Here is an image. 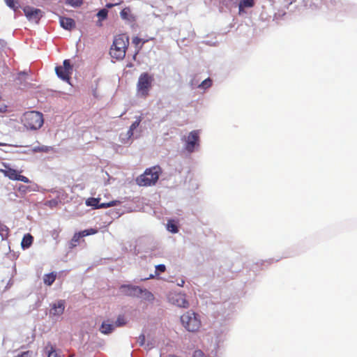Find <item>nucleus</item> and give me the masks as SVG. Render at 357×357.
<instances>
[{
	"mask_svg": "<svg viewBox=\"0 0 357 357\" xmlns=\"http://www.w3.org/2000/svg\"><path fill=\"white\" fill-rule=\"evenodd\" d=\"M5 144L0 142V146H4Z\"/></svg>",
	"mask_w": 357,
	"mask_h": 357,
	"instance_id": "41",
	"label": "nucleus"
},
{
	"mask_svg": "<svg viewBox=\"0 0 357 357\" xmlns=\"http://www.w3.org/2000/svg\"><path fill=\"white\" fill-rule=\"evenodd\" d=\"M193 357H206L201 350H197L194 352Z\"/></svg>",
	"mask_w": 357,
	"mask_h": 357,
	"instance_id": "34",
	"label": "nucleus"
},
{
	"mask_svg": "<svg viewBox=\"0 0 357 357\" xmlns=\"http://www.w3.org/2000/svg\"><path fill=\"white\" fill-rule=\"evenodd\" d=\"M6 5L10 8L16 10L19 8L18 2L17 0H4Z\"/></svg>",
	"mask_w": 357,
	"mask_h": 357,
	"instance_id": "25",
	"label": "nucleus"
},
{
	"mask_svg": "<svg viewBox=\"0 0 357 357\" xmlns=\"http://www.w3.org/2000/svg\"><path fill=\"white\" fill-rule=\"evenodd\" d=\"M45 352L47 355V357H64L61 356L60 351L56 350L50 342H48L45 346Z\"/></svg>",
	"mask_w": 357,
	"mask_h": 357,
	"instance_id": "15",
	"label": "nucleus"
},
{
	"mask_svg": "<svg viewBox=\"0 0 357 357\" xmlns=\"http://www.w3.org/2000/svg\"><path fill=\"white\" fill-rule=\"evenodd\" d=\"M161 173V169L159 166H154L148 168L144 174L136 178V182L139 186H150L155 184Z\"/></svg>",
	"mask_w": 357,
	"mask_h": 357,
	"instance_id": "3",
	"label": "nucleus"
},
{
	"mask_svg": "<svg viewBox=\"0 0 357 357\" xmlns=\"http://www.w3.org/2000/svg\"><path fill=\"white\" fill-rule=\"evenodd\" d=\"M166 271V267L164 264H159L155 266V274L158 275L159 273H163Z\"/></svg>",
	"mask_w": 357,
	"mask_h": 357,
	"instance_id": "30",
	"label": "nucleus"
},
{
	"mask_svg": "<svg viewBox=\"0 0 357 357\" xmlns=\"http://www.w3.org/2000/svg\"><path fill=\"white\" fill-rule=\"evenodd\" d=\"M142 119L143 116L142 115L136 117V120L131 124L128 131L127 135L129 137H131L133 135V131L139 126Z\"/></svg>",
	"mask_w": 357,
	"mask_h": 357,
	"instance_id": "19",
	"label": "nucleus"
},
{
	"mask_svg": "<svg viewBox=\"0 0 357 357\" xmlns=\"http://www.w3.org/2000/svg\"><path fill=\"white\" fill-rule=\"evenodd\" d=\"M122 293L128 296L139 297L142 294V288L138 286L123 284L120 287Z\"/></svg>",
	"mask_w": 357,
	"mask_h": 357,
	"instance_id": "12",
	"label": "nucleus"
},
{
	"mask_svg": "<svg viewBox=\"0 0 357 357\" xmlns=\"http://www.w3.org/2000/svg\"><path fill=\"white\" fill-rule=\"evenodd\" d=\"M100 198L99 197H89L86 200V205L88 206H91L94 209H99L115 206L121 204V202L119 200H112L109 202L100 204Z\"/></svg>",
	"mask_w": 357,
	"mask_h": 357,
	"instance_id": "6",
	"label": "nucleus"
},
{
	"mask_svg": "<svg viewBox=\"0 0 357 357\" xmlns=\"http://www.w3.org/2000/svg\"><path fill=\"white\" fill-rule=\"evenodd\" d=\"M139 297L149 302H152L154 300L153 294L146 289H142V294Z\"/></svg>",
	"mask_w": 357,
	"mask_h": 357,
	"instance_id": "22",
	"label": "nucleus"
},
{
	"mask_svg": "<svg viewBox=\"0 0 357 357\" xmlns=\"http://www.w3.org/2000/svg\"><path fill=\"white\" fill-rule=\"evenodd\" d=\"M128 67H132V63H130V64H128L127 65Z\"/></svg>",
	"mask_w": 357,
	"mask_h": 357,
	"instance_id": "39",
	"label": "nucleus"
},
{
	"mask_svg": "<svg viewBox=\"0 0 357 357\" xmlns=\"http://www.w3.org/2000/svg\"><path fill=\"white\" fill-rule=\"evenodd\" d=\"M97 232V229L91 228L89 229L83 230L78 233H75L73 236L72 239L70 240V248H75L77 245H79L81 243L84 242V240L83 239L84 236L95 234Z\"/></svg>",
	"mask_w": 357,
	"mask_h": 357,
	"instance_id": "8",
	"label": "nucleus"
},
{
	"mask_svg": "<svg viewBox=\"0 0 357 357\" xmlns=\"http://www.w3.org/2000/svg\"><path fill=\"white\" fill-rule=\"evenodd\" d=\"M33 241V237L30 234H25L22 240L21 246L22 249L26 250L31 247Z\"/></svg>",
	"mask_w": 357,
	"mask_h": 357,
	"instance_id": "17",
	"label": "nucleus"
},
{
	"mask_svg": "<svg viewBox=\"0 0 357 357\" xmlns=\"http://www.w3.org/2000/svg\"><path fill=\"white\" fill-rule=\"evenodd\" d=\"M25 16L29 21H34L38 23L43 16V12L40 9L31 6H25L23 8Z\"/></svg>",
	"mask_w": 357,
	"mask_h": 357,
	"instance_id": "10",
	"label": "nucleus"
},
{
	"mask_svg": "<svg viewBox=\"0 0 357 357\" xmlns=\"http://www.w3.org/2000/svg\"><path fill=\"white\" fill-rule=\"evenodd\" d=\"M212 84V80L210 78L204 79L199 86L200 88L207 89Z\"/></svg>",
	"mask_w": 357,
	"mask_h": 357,
	"instance_id": "27",
	"label": "nucleus"
},
{
	"mask_svg": "<svg viewBox=\"0 0 357 357\" xmlns=\"http://www.w3.org/2000/svg\"><path fill=\"white\" fill-rule=\"evenodd\" d=\"M126 324V320L123 316H119L116 322L115 326H123Z\"/></svg>",
	"mask_w": 357,
	"mask_h": 357,
	"instance_id": "28",
	"label": "nucleus"
},
{
	"mask_svg": "<svg viewBox=\"0 0 357 357\" xmlns=\"http://www.w3.org/2000/svg\"><path fill=\"white\" fill-rule=\"evenodd\" d=\"M108 15V10L106 8H102L97 13L98 20L97 21V25L99 26H102V21L107 19Z\"/></svg>",
	"mask_w": 357,
	"mask_h": 357,
	"instance_id": "20",
	"label": "nucleus"
},
{
	"mask_svg": "<svg viewBox=\"0 0 357 357\" xmlns=\"http://www.w3.org/2000/svg\"><path fill=\"white\" fill-rule=\"evenodd\" d=\"M169 301L171 303L180 307L188 308L189 307V303L186 300L185 294L182 293H170L168 296Z\"/></svg>",
	"mask_w": 357,
	"mask_h": 357,
	"instance_id": "9",
	"label": "nucleus"
},
{
	"mask_svg": "<svg viewBox=\"0 0 357 357\" xmlns=\"http://www.w3.org/2000/svg\"><path fill=\"white\" fill-rule=\"evenodd\" d=\"M56 280V274L50 273L43 276V282L46 285L50 286Z\"/></svg>",
	"mask_w": 357,
	"mask_h": 357,
	"instance_id": "21",
	"label": "nucleus"
},
{
	"mask_svg": "<svg viewBox=\"0 0 357 357\" xmlns=\"http://www.w3.org/2000/svg\"><path fill=\"white\" fill-rule=\"evenodd\" d=\"M56 75L64 81H67V59L63 62V66H56L55 68Z\"/></svg>",
	"mask_w": 357,
	"mask_h": 357,
	"instance_id": "13",
	"label": "nucleus"
},
{
	"mask_svg": "<svg viewBox=\"0 0 357 357\" xmlns=\"http://www.w3.org/2000/svg\"><path fill=\"white\" fill-rule=\"evenodd\" d=\"M146 41L145 40H143L138 38V37H135L132 38V43L133 44H135L136 46H137L139 43H142V44H144Z\"/></svg>",
	"mask_w": 357,
	"mask_h": 357,
	"instance_id": "33",
	"label": "nucleus"
},
{
	"mask_svg": "<svg viewBox=\"0 0 357 357\" xmlns=\"http://www.w3.org/2000/svg\"><path fill=\"white\" fill-rule=\"evenodd\" d=\"M181 321L184 328L190 332L197 331L201 326L198 314L192 311L183 314L181 317Z\"/></svg>",
	"mask_w": 357,
	"mask_h": 357,
	"instance_id": "5",
	"label": "nucleus"
},
{
	"mask_svg": "<svg viewBox=\"0 0 357 357\" xmlns=\"http://www.w3.org/2000/svg\"><path fill=\"white\" fill-rule=\"evenodd\" d=\"M167 229L172 233H177L178 231L177 226L173 222V221L168 222Z\"/></svg>",
	"mask_w": 357,
	"mask_h": 357,
	"instance_id": "26",
	"label": "nucleus"
},
{
	"mask_svg": "<svg viewBox=\"0 0 357 357\" xmlns=\"http://www.w3.org/2000/svg\"><path fill=\"white\" fill-rule=\"evenodd\" d=\"M22 123L29 130H38L44 123L43 114L36 111L26 112L23 114Z\"/></svg>",
	"mask_w": 357,
	"mask_h": 357,
	"instance_id": "4",
	"label": "nucleus"
},
{
	"mask_svg": "<svg viewBox=\"0 0 357 357\" xmlns=\"http://www.w3.org/2000/svg\"><path fill=\"white\" fill-rule=\"evenodd\" d=\"M254 0H241L239 2L240 8H251L254 6Z\"/></svg>",
	"mask_w": 357,
	"mask_h": 357,
	"instance_id": "24",
	"label": "nucleus"
},
{
	"mask_svg": "<svg viewBox=\"0 0 357 357\" xmlns=\"http://www.w3.org/2000/svg\"><path fill=\"white\" fill-rule=\"evenodd\" d=\"M4 167L5 169H1L0 172L9 179L13 181H20L25 183H30V180L26 176L20 175L16 169L10 167L7 165H4Z\"/></svg>",
	"mask_w": 357,
	"mask_h": 357,
	"instance_id": "7",
	"label": "nucleus"
},
{
	"mask_svg": "<svg viewBox=\"0 0 357 357\" xmlns=\"http://www.w3.org/2000/svg\"><path fill=\"white\" fill-rule=\"evenodd\" d=\"M68 74H69L70 73V70H72V66L70 65L69 62H68Z\"/></svg>",
	"mask_w": 357,
	"mask_h": 357,
	"instance_id": "38",
	"label": "nucleus"
},
{
	"mask_svg": "<svg viewBox=\"0 0 357 357\" xmlns=\"http://www.w3.org/2000/svg\"><path fill=\"white\" fill-rule=\"evenodd\" d=\"M119 4H121V2H120V3H107L105 5V7H106L107 8H113L114 6H117V5H119Z\"/></svg>",
	"mask_w": 357,
	"mask_h": 357,
	"instance_id": "36",
	"label": "nucleus"
},
{
	"mask_svg": "<svg viewBox=\"0 0 357 357\" xmlns=\"http://www.w3.org/2000/svg\"><path fill=\"white\" fill-rule=\"evenodd\" d=\"M114 324H109L107 321H103L100 328V331L104 334H109L114 331Z\"/></svg>",
	"mask_w": 357,
	"mask_h": 357,
	"instance_id": "18",
	"label": "nucleus"
},
{
	"mask_svg": "<svg viewBox=\"0 0 357 357\" xmlns=\"http://www.w3.org/2000/svg\"><path fill=\"white\" fill-rule=\"evenodd\" d=\"M184 283H185V281L183 279H181V281L179 282H178V285L180 287H183Z\"/></svg>",
	"mask_w": 357,
	"mask_h": 357,
	"instance_id": "37",
	"label": "nucleus"
},
{
	"mask_svg": "<svg viewBox=\"0 0 357 357\" xmlns=\"http://www.w3.org/2000/svg\"><path fill=\"white\" fill-rule=\"evenodd\" d=\"M65 309L64 302L63 301H58L56 303L52 305V307L50 310V314L56 316L60 315L63 314Z\"/></svg>",
	"mask_w": 357,
	"mask_h": 357,
	"instance_id": "14",
	"label": "nucleus"
},
{
	"mask_svg": "<svg viewBox=\"0 0 357 357\" xmlns=\"http://www.w3.org/2000/svg\"><path fill=\"white\" fill-rule=\"evenodd\" d=\"M9 232V228L0 222V236L2 239H6L8 237Z\"/></svg>",
	"mask_w": 357,
	"mask_h": 357,
	"instance_id": "23",
	"label": "nucleus"
},
{
	"mask_svg": "<svg viewBox=\"0 0 357 357\" xmlns=\"http://www.w3.org/2000/svg\"><path fill=\"white\" fill-rule=\"evenodd\" d=\"M75 25V22L74 20L68 17V29H70L72 27H74Z\"/></svg>",
	"mask_w": 357,
	"mask_h": 357,
	"instance_id": "35",
	"label": "nucleus"
},
{
	"mask_svg": "<svg viewBox=\"0 0 357 357\" xmlns=\"http://www.w3.org/2000/svg\"><path fill=\"white\" fill-rule=\"evenodd\" d=\"M137 342L140 346H142L145 343V335L144 334H141L137 339Z\"/></svg>",
	"mask_w": 357,
	"mask_h": 357,
	"instance_id": "31",
	"label": "nucleus"
},
{
	"mask_svg": "<svg viewBox=\"0 0 357 357\" xmlns=\"http://www.w3.org/2000/svg\"><path fill=\"white\" fill-rule=\"evenodd\" d=\"M199 131L193 130L190 132L186 140L185 149L190 153L194 151L195 146L199 145Z\"/></svg>",
	"mask_w": 357,
	"mask_h": 357,
	"instance_id": "11",
	"label": "nucleus"
},
{
	"mask_svg": "<svg viewBox=\"0 0 357 357\" xmlns=\"http://www.w3.org/2000/svg\"><path fill=\"white\" fill-rule=\"evenodd\" d=\"M60 24L64 29H67V18L60 17Z\"/></svg>",
	"mask_w": 357,
	"mask_h": 357,
	"instance_id": "32",
	"label": "nucleus"
},
{
	"mask_svg": "<svg viewBox=\"0 0 357 357\" xmlns=\"http://www.w3.org/2000/svg\"><path fill=\"white\" fill-rule=\"evenodd\" d=\"M83 3V0H68V4L73 7L81 6Z\"/></svg>",
	"mask_w": 357,
	"mask_h": 357,
	"instance_id": "29",
	"label": "nucleus"
},
{
	"mask_svg": "<svg viewBox=\"0 0 357 357\" xmlns=\"http://www.w3.org/2000/svg\"><path fill=\"white\" fill-rule=\"evenodd\" d=\"M154 75L147 72L141 73L136 84L137 96L139 98H146L153 87Z\"/></svg>",
	"mask_w": 357,
	"mask_h": 357,
	"instance_id": "2",
	"label": "nucleus"
},
{
	"mask_svg": "<svg viewBox=\"0 0 357 357\" xmlns=\"http://www.w3.org/2000/svg\"><path fill=\"white\" fill-rule=\"evenodd\" d=\"M129 45V37L126 34H119L114 37L109 54L116 60H122Z\"/></svg>",
	"mask_w": 357,
	"mask_h": 357,
	"instance_id": "1",
	"label": "nucleus"
},
{
	"mask_svg": "<svg viewBox=\"0 0 357 357\" xmlns=\"http://www.w3.org/2000/svg\"><path fill=\"white\" fill-rule=\"evenodd\" d=\"M120 16L123 20H126L129 22H133L135 21V17L131 13V10L129 7L124 8L121 11Z\"/></svg>",
	"mask_w": 357,
	"mask_h": 357,
	"instance_id": "16",
	"label": "nucleus"
},
{
	"mask_svg": "<svg viewBox=\"0 0 357 357\" xmlns=\"http://www.w3.org/2000/svg\"><path fill=\"white\" fill-rule=\"evenodd\" d=\"M68 84H71V83L70 82V78L69 77L68 78Z\"/></svg>",
	"mask_w": 357,
	"mask_h": 357,
	"instance_id": "40",
	"label": "nucleus"
}]
</instances>
